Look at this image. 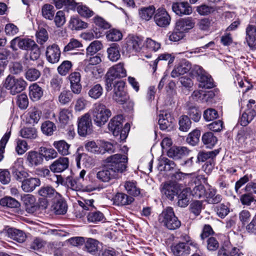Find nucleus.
I'll use <instances>...</instances> for the list:
<instances>
[{"instance_id":"33","label":"nucleus","mask_w":256,"mask_h":256,"mask_svg":"<svg viewBox=\"0 0 256 256\" xmlns=\"http://www.w3.org/2000/svg\"><path fill=\"white\" fill-rule=\"evenodd\" d=\"M84 244L86 250L91 254H95L100 249V244L96 239L88 238Z\"/></svg>"},{"instance_id":"45","label":"nucleus","mask_w":256,"mask_h":256,"mask_svg":"<svg viewBox=\"0 0 256 256\" xmlns=\"http://www.w3.org/2000/svg\"><path fill=\"white\" fill-rule=\"evenodd\" d=\"M202 140L207 147L211 148L214 146L217 142V138L211 132L205 133L202 136Z\"/></svg>"},{"instance_id":"60","label":"nucleus","mask_w":256,"mask_h":256,"mask_svg":"<svg viewBox=\"0 0 256 256\" xmlns=\"http://www.w3.org/2000/svg\"><path fill=\"white\" fill-rule=\"evenodd\" d=\"M72 117V111L68 109H62L59 114V120L60 122L66 124Z\"/></svg>"},{"instance_id":"54","label":"nucleus","mask_w":256,"mask_h":256,"mask_svg":"<svg viewBox=\"0 0 256 256\" xmlns=\"http://www.w3.org/2000/svg\"><path fill=\"white\" fill-rule=\"evenodd\" d=\"M191 193L195 198H200L206 196V189L202 184L196 186L192 190Z\"/></svg>"},{"instance_id":"49","label":"nucleus","mask_w":256,"mask_h":256,"mask_svg":"<svg viewBox=\"0 0 256 256\" xmlns=\"http://www.w3.org/2000/svg\"><path fill=\"white\" fill-rule=\"evenodd\" d=\"M192 122L189 117L187 116H182L180 118L179 126L181 131L187 132L191 126Z\"/></svg>"},{"instance_id":"18","label":"nucleus","mask_w":256,"mask_h":256,"mask_svg":"<svg viewBox=\"0 0 256 256\" xmlns=\"http://www.w3.org/2000/svg\"><path fill=\"white\" fill-rule=\"evenodd\" d=\"M123 116L122 115H118L112 118L108 124V128L112 132L114 136L119 135L122 128Z\"/></svg>"},{"instance_id":"55","label":"nucleus","mask_w":256,"mask_h":256,"mask_svg":"<svg viewBox=\"0 0 256 256\" xmlns=\"http://www.w3.org/2000/svg\"><path fill=\"white\" fill-rule=\"evenodd\" d=\"M42 114V112L35 107L30 109L29 112L30 122L36 124L40 120Z\"/></svg>"},{"instance_id":"25","label":"nucleus","mask_w":256,"mask_h":256,"mask_svg":"<svg viewBox=\"0 0 256 256\" xmlns=\"http://www.w3.org/2000/svg\"><path fill=\"white\" fill-rule=\"evenodd\" d=\"M189 150L184 146H173L168 151V156L174 159H179L188 155Z\"/></svg>"},{"instance_id":"39","label":"nucleus","mask_w":256,"mask_h":256,"mask_svg":"<svg viewBox=\"0 0 256 256\" xmlns=\"http://www.w3.org/2000/svg\"><path fill=\"white\" fill-rule=\"evenodd\" d=\"M206 198L208 203L216 204L221 202L222 196L220 194H216V190L210 188L206 194Z\"/></svg>"},{"instance_id":"57","label":"nucleus","mask_w":256,"mask_h":256,"mask_svg":"<svg viewBox=\"0 0 256 256\" xmlns=\"http://www.w3.org/2000/svg\"><path fill=\"white\" fill-rule=\"evenodd\" d=\"M200 136V132L198 130H195L190 133L186 140L188 143L192 146H194L199 142Z\"/></svg>"},{"instance_id":"32","label":"nucleus","mask_w":256,"mask_h":256,"mask_svg":"<svg viewBox=\"0 0 256 256\" xmlns=\"http://www.w3.org/2000/svg\"><path fill=\"white\" fill-rule=\"evenodd\" d=\"M114 203L118 206L128 205L131 204L134 198L124 193H118L113 198Z\"/></svg>"},{"instance_id":"9","label":"nucleus","mask_w":256,"mask_h":256,"mask_svg":"<svg viewBox=\"0 0 256 256\" xmlns=\"http://www.w3.org/2000/svg\"><path fill=\"white\" fill-rule=\"evenodd\" d=\"M154 21L158 26L165 28L170 24L171 18L166 9L158 8L154 15Z\"/></svg>"},{"instance_id":"53","label":"nucleus","mask_w":256,"mask_h":256,"mask_svg":"<svg viewBox=\"0 0 256 256\" xmlns=\"http://www.w3.org/2000/svg\"><path fill=\"white\" fill-rule=\"evenodd\" d=\"M80 160H82L83 164H84L86 166L90 167L92 166L94 163L92 158L86 154H79L76 158L77 165L78 167H80Z\"/></svg>"},{"instance_id":"41","label":"nucleus","mask_w":256,"mask_h":256,"mask_svg":"<svg viewBox=\"0 0 256 256\" xmlns=\"http://www.w3.org/2000/svg\"><path fill=\"white\" fill-rule=\"evenodd\" d=\"M103 94V88L100 84L92 86L88 92V96L93 100L99 98Z\"/></svg>"},{"instance_id":"50","label":"nucleus","mask_w":256,"mask_h":256,"mask_svg":"<svg viewBox=\"0 0 256 256\" xmlns=\"http://www.w3.org/2000/svg\"><path fill=\"white\" fill-rule=\"evenodd\" d=\"M174 166V162L167 158H162L159 163V168L160 170H170L172 169H173Z\"/></svg>"},{"instance_id":"11","label":"nucleus","mask_w":256,"mask_h":256,"mask_svg":"<svg viewBox=\"0 0 256 256\" xmlns=\"http://www.w3.org/2000/svg\"><path fill=\"white\" fill-rule=\"evenodd\" d=\"M36 44L35 42L30 38H20L16 37L11 41L10 48L14 50H16V46L18 45L20 49L29 50Z\"/></svg>"},{"instance_id":"23","label":"nucleus","mask_w":256,"mask_h":256,"mask_svg":"<svg viewBox=\"0 0 256 256\" xmlns=\"http://www.w3.org/2000/svg\"><path fill=\"white\" fill-rule=\"evenodd\" d=\"M161 192L168 198L173 200L178 192V186L173 182L165 183L161 189Z\"/></svg>"},{"instance_id":"46","label":"nucleus","mask_w":256,"mask_h":256,"mask_svg":"<svg viewBox=\"0 0 256 256\" xmlns=\"http://www.w3.org/2000/svg\"><path fill=\"white\" fill-rule=\"evenodd\" d=\"M102 48V42L99 40H94L90 43L86 48V54L93 56Z\"/></svg>"},{"instance_id":"34","label":"nucleus","mask_w":256,"mask_h":256,"mask_svg":"<svg viewBox=\"0 0 256 256\" xmlns=\"http://www.w3.org/2000/svg\"><path fill=\"white\" fill-rule=\"evenodd\" d=\"M29 95L33 101L39 100L43 95V90L36 83L33 84L29 87Z\"/></svg>"},{"instance_id":"1","label":"nucleus","mask_w":256,"mask_h":256,"mask_svg":"<svg viewBox=\"0 0 256 256\" xmlns=\"http://www.w3.org/2000/svg\"><path fill=\"white\" fill-rule=\"evenodd\" d=\"M106 160L108 164L106 166L94 170L96 178L100 182H108L116 178L119 174L126 170L128 158L125 155L115 154L108 157Z\"/></svg>"},{"instance_id":"58","label":"nucleus","mask_w":256,"mask_h":256,"mask_svg":"<svg viewBox=\"0 0 256 256\" xmlns=\"http://www.w3.org/2000/svg\"><path fill=\"white\" fill-rule=\"evenodd\" d=\"M40 72L35 68H28L26 72V78L30 81H34L40 76Z\"/></svg>"},{"instance_id":"27","label":"nucleus","mask_w":256,"mask_h":256,"mask_svg":"<svg viewBox=\"0 0 256 256\" xmlns=\"http://www.w3.org/2000/svg\"><path fill=\"white\" fill-rule=\"evenodd\" d=\"M246 42L251 48L256 46V26L248 25L246 28Z\"/></svg>"},{"instance_id":"51","label":"nucleus","mask_w":256,"mask_h":256,"mask_svg":"<svg viewBox=\"0 0 256 256\" xmlns=\"http://www.w3.org/2000/svg\"><path fill=\"white\" fill-rule=\"evenodd\" d=\"M78 12L82 17L88 18L93 16L94 12L85 5H79L76 8Z\"/></svg>"},{"instance_id":"56","label":"nucleus","mask_w":256,"mask_h":256,"mask_svg":"<svg viewBox=\"0 0 256 256\" xmlns=\"http://www.w3.org/2000/svg\"><path fill=\"white\" fill-rule=\"evenodd\" d=\"M72 96L70 90H63L58 96V101L62 104H66L71 101Z\"/></svg>"},{"instance_id":"2","label":"nucleus","mask_w":256,"mask_h":256,"mask_svg":"<svg viewBox=\"0 0 256 256\" xmlns=\"http://www.w3.org/2000/svg\"><path fill=\"white\" fill-rule=\"evenodd\" d=\"M158 220L163 226L170 230H174L180 227L181 222L176 216L173 208L167 207L158 216Z\"/></svg>"},{"instance_id":"7","label":"nucleus","mask_w":256,"mask_h":256,"mask_svg":"<svg viewBox=\"0 0 256 256\" xmlns=\"http://www.w3.org/2000/svg\"><path fill=\"white\" fill-rule=\"evenodd\" d=\"M113 99L118 103L123 104L129 100V96L124 90V83L120 81L114 86Z\"/></svg>"},{"instance_id":"61","label":"nucleus","mask_w":256,"mask_h":256,"mask_svg":"<svg viewBox=\"0 0 256 256\" xmlns=\"http://www.w3.org/2000/svg\"><path fill=\"white\" fill-rule=\"evenodd\" d=\"M106 38L110 41H118L122 38V35L118 30L112 29L110 30L106 35Z\"/></svg>"},{"instance_id":"26","label":"nucleus","mask_w":256,"mask_h":256,"mask_svg":"<svg viewBox=\"0 0 256 256\" xmlns=\"http://www.w3.org/2000/svg\"><path fill=\"white\" fill-rule=\"evenodd\" d=\"M26 161L30 166H38L42 164L43 158L40 152L32 150L26 154Z\"/></svg>"},{"instance_id":"20","label":"nucleus","mask_w":256,"mask_h":256,"mask_svg":"<svg viewBox=\"0 0 256 256\" xmlns=\"http://www.w3.org/2000/svg\"><path fill=\"white\" fill-rule=\"evenodd\" d=\"M4 232L8 238L20 243L24 242L26 239L25 233L22 230L15 228H8Z\"/></svg>"},{"instance_id":"29","label":"nucleus","mask_w":256,"mask_h":256,"mask_svg":"<svg viewBox=\"0 0 256 256\" xmlns=\"http://www.w3.org/2000/svg\"><path fill=\"white\" fill-rule=\"evenodd\" d=\"M194 26V22L191 18H180L177 21L176 24V30L182 32L193 28Z\"/></svg>"},{"instance_id":"4","label":"nucleus","mask_w":256,"mask_h":256,"mask_svg":"<svg viewBox=\"0 0 256 256\" xmlns=\"http://www.w3.org/2000/svg\"><path fill=\"white\" fill-rule=\"evenodd\" d=\"M26 82L22 78H16L14 76L9 75L6 78L4 86L10 90V93L15 95L20 92L26 88Z\"/></svg>"},{"instance_id":"52","label":"nucleus","mask_w":256,"mask_h":256,"mask_svg":"<svg viewBox=\"0 0 256 256\" xmlns=\"http://www.w3.org/2000/svg\"><path fill=\"white\" fill-rule=\"evenodd\" d=\"M218 153V150L200 152L198 155V160L199 162H204L208 158H213Z\"/></svg>"},{"instance_id":"17","label":"nucleus","mask_w":256,"mask_h":256,"mask_svg":"<svg viewBox=\"0 0 256 256\" xmlns=\"http://www.w3.org/2000/svg\"><path fill=\"white\" fill-rule=\"evenodd\" d=\"M39 196L49 200H54L56 198H60V194L50 186H42L38 190Z\"/></svg>"},{"instance_id":"6","label":"nucleus","mask_w":256,"mask_h":256,"mask_svg":"<svg viewBox=\"0 0 256 256\" xmlns=\"http://www.w3.org/2000/svg\"><path fill=\"white\" fill-rule=\"evenodd\" d=\"M246 107L240 118V122L242 126H247L256 116V104L254 100H250Z\"/></svg>"},{"instance_id":"14","label":"nucleus","mask_w":256,"mask_h":256,"mask_svg":"<svg viewBox=\"0 0 256 256\" xmlns=\"http://www.w3.org/2000/svg\"><path fill=\"white\" fill-rule=\"evenodd\" d=\"M158 116V124L162 130H170L173 128L174 119L170 113L163 111Z\"/></svg>"},{"instance_id":"38","label":"nucleus","mask_w":256,"mask_h":256,"mask_svg":"<svg viewBox=\"0 0 256 256\" xmlns=\"http://www.w3.org/2000/svg\"><path fill=\"white\" fill-rule=\"evenodd\" d=\"M19 133L22 138L26 139H35L38 136L37 130L34 127L24 128Z\"/></svg>"},{"instance_id":"48","label":"nucleus","mask_w":256,"mask_h":256,"mask_svg":"<svg viewBox=\"0 0 256 256\" xmlns=\"http://www.w3.org/2000/svg\"><path fill=\"white\" fill-rule=\"evenodd\" d=\"M70 26L72 30H80L88 27L87 23L76 18H72L70 20Z\"/></svg>"},{"instance_id":"16","label":"nucleus","mask_w":256,"mask_h":256,"mask_svg":"<svg viewBox=\"0 0 256 256\" xmlns=\"http://www.w3.org/2000/svg\"><path fill=\"white\" fill-rule=\"evenodd\" d=\"M191 68V64L186 60H183L174 66L171 72V76L174 78H177L188 72Z\"/></svg>"},{"instance_id":"19","label":"nucleus","mask_w":256,"mask_h":256,"mask_svg":"<svg viewBox=\"0 0 256 256\" xmlns=\"http://www.w3.org/2000/svg\"><path fill=\"white\" fill-rule=\"evenodd\" d=\"M68 158H60L50 166V169L54 172H61L68 168Z\"/></svg>"},{"instance_id":"24","label":"nucleus","mask_w":256,"mask_h":256,"mask_svg":"<svg viewBox=\"0 0 256 256\" xmlns=\"http://www.w3.org/2000/svg\"><path fill=\"white\" fill-rule=\"evenodd\" d=\"M69 80L70 83V88L75 94H79L82 91V85L80 82V74L78 72H72L69 76Z\"/></svg>"},{"instance_id":"30","label":"nucleus","mask_w":256,"mask_h":256,"mask_svg":"<svg viewBox=\"0 0 256 256\" xmlns=\"http://www.w3.org/2000/svg\"><path fill=\"white\" fill-rule=\"evenodd\" d=\"M172 250L176 256H182L190 254V248L185 242H180L172 246Z\"/></svg>"},{"instance_id":"13","label":"nucleus","mask_w":256,"mask_h":256,"mask_svg":"<svg viewBox=\"0 0 256 256\" xmlns=\"http://www.w3.org/2000/svg\"><path fill=\"white\" fill-rule=\"evenodd\" d=\"M106 76H110L114 80L121 78L126 76V70L124 68V64L120 62L110 67L106 72Z\"/></svg>"},{"instance_id":"47","label":"nucleus","mask_w":256,"mask_h":256,"mask_svg":"<svg viewBox=\"0 0 256 256\" xmlns=\"http://www.w3.org/2000/svg\"><path fill=\"white\" fill-rule=\"evenodd\" d=\"M124 187L129 194L133 196H138L140 194V190L137 188L135 182H126L125 183Z\"/></svg>"},{"instance_id":"22","label":"nucleus","mask_w":256,"mask_h":256,"mask_svg":"<svg viewBox=\"0 0 256 256\" xmlns=\"http://www.w3.org/2000/svg\"><path fill=\"white\" fill-rule=\"evenodd\" d=\"M53 200L52 206V210L56 214H64L67 210V205L66 201L60 194V198H56Z\"/></svg>"},{"instance_id":"31","label":"nucleus","mask_w":256,"mask_h":256,"mask_svg":"<svg viewBox=\"0 0 256 256\" xmlns=\"http://www.w3.org/2000/svg\"><path fill=\"white\" fill-rule=\"evenodd\" d=\"M156 8L154 6H150L147 7H143L139 9L138 14L140 18L142 20L148 21L154 16L156 14Z\"/></svg>"},{"instance_id":"40","label":"nucleus","mask_w":256,"mask_h":256,"mask_svg":"<svg viewBox=\"0 0 256 256\" xmlns=\"http://www.w3.org/2000/svg\"><path fill=\"white\" fill-rule=\"evenodd\" d=\"M55 10L52 5L46 4L42 8V14L46 19L52 20L54 18Z\"/></svg>"},{"instance_id":"28","label":"nucleus","mask_w":256,"mask_h":256,"mask_svg":"<svg viewBox=\"0 0 256 256\" xmlns=\"http://www.w3.org/2000/svg\"><path fill=\"white\" fill-rule=\"evenodd\" d=\"M84 71L87 76L92 80L100 78L103 74V70L102 68L92 65H86Z\"/></svg>"},{"instance_id":"63","label":"nucleus","mask_w":256,"mask_h":256,"mask_svg":"<svg viewBox=\"0 0 256 256\" xmlns=\"http://www.w3.org/2000/svg\"><path fill=\"white\" fill-rule=\"evenodd\" d=\"M16 104L22 110L27 108L28 105V100L26 94H22L17 96Z\"/></svg>"},{"instance_id":"12","label":"nucleus","mask_w":256,"mask_h":256,"mask_svg":"<svg viewBox=\"0 0 256 256\" xmlns=\"http://www.w3.org/2000/svg\"><path fill=\"white\" fill-rule=\"evenodd\" d=\"M40 184L41 181L38 178L28 176L22 180L21 188L25 192H32Z\"/></svg>"},{"instance_id":"15","label":"nucleus","mask_w":256,"mask_h":256,"mask_svg":"<svg viewBox=\"0 0 256 256\" xmlns=\"http://www.w3.org/2000/svg\"><path fill=\"white\" fill-rule=\"evenodd\" d=\"M46 54V60L48 62L55 64L60 60V51L58 46L53 44L47 47Z\"/></svg>"},{"instance_id":"42","label":"nucleus","mask_w":256,"mask_h":256,"mask_svg":"<svg viewBox=\"0 0 256 256\" xmlns=\"http://www.w3.org/2000/svg\"><path fill=\"white\" fill-rule=\"evenodd\" d=\"M56 130L55 124L50 120H46L41 126V130L44 134L48 136L53 134L54 132Z\"/></svg>"},{"instance_id":"59","label":"nucleus","mask_w":256,"mask_h":256,"mask_svg":"<svg viewBox=\"0 0 256 256\" xmlns=\"http://www.w3.org/2000/svg\"><path fill=\"white\" fill-rule=\"evenodd\" d=\"M72 67V64L71 62L64 60L58 66V72L62 76H66L70 72Z\"/></svg>"},{"instance_id":"3","label":"nucleus","mask_w":256,"mask_h":256,"mask_svg":"<svg viewBox=\"0 0 256 256\" xmlns=\"http://www.w3.org/2000/svg\"><path fill=\"white\" fill-rule=\"evenodd\" d=\"M110 110L105 105L98 103L94 105L92 112V119L94 124L100 126L104 125L111 116Z\"/></svg>"},{"instance_id":"36","label":"nucleus","mask_w":256,"mask_h":256,"mask_svg":"<svg viewBox=\"0 0 256 256\" xmlns=\"http://www.w3.org/2000/svg\"><path fill=\"white\" fill-rule=\"evenodd\" d=\"M53 146L58 153L62 156H66L70 154V145L64 140L54 142Z\"/></svg>"},{"instance_id":"37","label":"nucleus","mask_w":256,"mask_h":256,"mask_svg":"<svg viewBox=\"0 0 256 256\" xmlns=\"http://www.w3.org/2000/svg\"><path fill=\"white\" fill-rule=\"evenodd\" d=\"M107 52L108 58L112 62H116L120 58V48L116 44H112Z\"/></svg>"},{"instance_id":"5","label":"nucleus","mask_w":256,"mask_h":256,"mask_svg":"<svg viewBox=\"0 0 256 256\" xmlns=\"http://www.w3.org/2000/svg\"><path fill=\"white\" fill-rule=\"evenodd\" d=\"M193 72L198 76L200 87L210 89L214 86V81L211 76L206 72L201 66H195L194 67Z\"/></svg>"},{"instance_id":"8","label":"nucleus","mask_w":256,"mask_h":256,"mask_svg":"<svg viewBox=\"0 0 256 256\" xmlns=\"http://www.w3.org/2000/svg\"><path fill=\"white\" fill-rule=\"evenodd\" d=\"M78 131L80 136H84L91 134L92 125L90 114L88 113L82 116L78 120Z\"/></svg>"},{"instance_id":"10","label":"nucleus","mask_w":256,"mask_h":256,"mask_svg":"<svg viewBox=\"0 0 256 256\" xmlns=\"http://www.w3.org/2000/svg\"><path fill=\"white\" fill-rule=\"evenodd\" d=\"M142 46V40L137 36L130 35L126 39L124 48L129 54L140 52Z\"/></svg>"},{"instance_id":"64","label":"nucleus","mask_w":256,"mask_h":256,"mask_svg":"<svg viewBox=\"0 0 256 256\" xmlns=\"http://www.w3.org/2000/svg\"><path fill=\"white\" fill-rule=\"evenodd\" d=\"M88 220L90 222H100L104 218L102 213L99 211L91 212L88 213Z\"/></svg>"},{"instance_id":"35","label":"nucleus","mask_w":256,"mask_h":256,"mask_svg":"<svg viewBox=\"0 0 256 256\" xmlns=\"http://www.w3.org/2000/svg\"><path fill=\"white\" fill-rule=\"evenodd\" d=\"M190 190L188 188L184 189L178 196V206L184 208L189 203Z\"/></svg>"},{"instance_id":"43","label":"nucleus","mask_w":256,"mask_h":256,"mask_svg":"<svg viewBox=\"0 0 256 256\" xmlns=\"http://www.w3.org/2000/svg\"><path fill=\"white\" fill-rule=\"evenodd\" d=\"M0 204L4 206L10 208H18L20 206V203L15 198L10 196H6L0 200Z\"/></svg>"},{"instance_id":"44","label":"nucleus","mask_w":256,"mask_h":256,"mask_svg":"<svg viewBox=\"0 0 256 256\" xmlns=\"http://www.w3.org/2000/svg\"><path fill=\"white\" fill-rule=\"evenodd\" d=\"M40 152L42 158H44L46 160L54 159L58 156L57 152L52 148L40 147Z\"/></svg>"},{"instance_id":"62","label":"nucleus","mask_w":256,"mask_h":256,"mask_svg":"<svg viewBox=\"0 0 256 256\" xmlns=\"http://www.w3.org/2000/svg\"><path fill=\"white\" fill-rule=\"evenodd\" d=\"M216 10V8L203 4L196 8V12L201 16L208 15Z\"/></svg>"},{"instance_id":"21","label":"nucleus","mask_w":256,"mask_h":256,"mask_svg":"<svg viewBox=\"0 0 256 256\" xmlns=\"http://www.w3.org/2000/svg\"><path fill=\"white\" fill-rule=\"evenodd\" d=\"M172 10L174 12L179 16L189 15L192 13V8L187 2L174 3Z\"/></svg>"}]
</instances>
